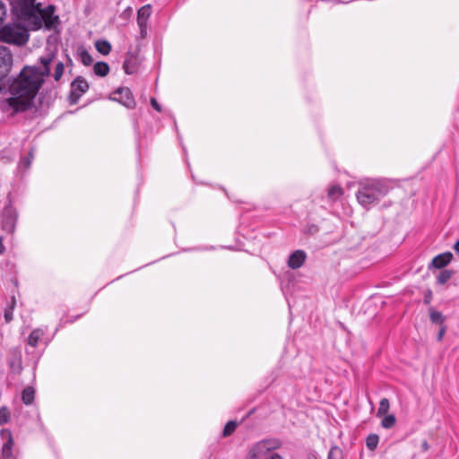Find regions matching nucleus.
Listing matches in <instances>:
<instances>
[{
	"instance_id": "nucleus-37",
	"label": "nucleus",
	"mask_w": 459,
	"mask_h": 459,
	"mask_svg": "<svg viewBox=\"0 0 459 459\" xmlns=\"http://www.w3.org/2000/svg\"><path fill=\"white\" fill-rule=\"evenodd\" d=\"M446 331V325H442L439 329V332L437 333V341H441L443 339V336H444Z\"/></svg>"
},
{
	"instance_id": "nucleus-39",
	"label": "nucleus",
	"mask_w": 459,
	"mask_h": 459,
	"mask_svg": "<svg viewBox=\"0 0 459 459\" xmlns=\"http://www.w3.org/2000/svg\"><path fill=\"white\" fill-rule=\"evenodd\" d=\"M81 317V315H77L75 316H70V317H67L65 321H64V324H72L74 322H75L77 319H79Z\"/></svg>"
},
{
	"instance_id": "nucleus-21",
	"label": "nucleus",
	"mask_w": 459,
	"mask_h": 459,
	"mask_svg": "<svg viewBox=\"0 0 459 459\" xmlns=\"http://www.w3.org/2000/svg\"><path fill=\"white\" fill-rule=\"evenodd\" d=\"M94 74L98 76H106L109 73V65L106 62H97L93 66Z\"/></svg>"
},
{
	"instance_id": "nucleus-33",
	"label": "nucleus",
	"mask_w": 459,
	"mask_h": 459,
	"mask_svg": "<svg viewBox=\"0 0 459 459\" xmlns=\"http://www.w3.org/2000/svg\"><path fill=\"white\" fill-rule=\"evenodd\" d=\"M7 8L5 4L0 0V25L3 23L4 20L6 17Z\"/></svg>"
},
{
	"instance_id": "nucleus-8",
	"label": "nucleus",
	"mask_w": 459,
	"mask_h": 459,
	"mask_svg": "<svg viewBox=\"0 0 459 459\" xmlns=\"http://www.w3.org/2000/svg\"><path fill=\"white\" fill-rule=\"evenodd\" d=\"M113 95V100L120 102L127 108H134L135 107V100L129 88H118L114 91Z\"/></svg>"
},
{
	"instance_id": "nucleus-38",
	"label": "nucleus",
	"mask_w": 459,
	"mask_h": 459,
	"mask_svg": "<svg viewBox=\"0 0 459 459\" xmlns=\"http://www.w3.org/2000/svg\"><path fill=\"white\" fill-rule=\"evenodd\" d=\"M55 7L53 5H48L46 9H42V13L44 14H54Z\"/></svg>"
},
{
	"instance_id": "nucleus-1",
	"label": "nucleus",
	"mask_w": 459,
	"mask_h": 459,
	"mask_svg": "<svg viewBox=\"0 0 459 459\" xmlns=\"http://www.w3.org/2000/svg\"><path fill=\"white\" fill-rule=\"evenodd\" d=\"M51 56H41V66L26 65L14 78L9 86L13 97L9 104L16 111H24L30 108L32 100L45 82V77L50 74Z\"/></svg>"
},
{
	"instance_id": "nucleus-35",
	"label": "nucleus",
	"mask_w": 459,
	"mask_h": 459,
	"mask_svg": "<svg viewBox=\"0 0 459 459\" xmlns=\"http://www.w3.org/2000/svg\"><path fill=\"white\" fill-rule=\"evenodd\" d=\"M26 353L28 355H32V358L35 359V362H34L35 365L38 363V361H39V358L41 356V353L34 354V352L32 351H30L29 349V347L26 348Z\"/></svg>"
},
{
	"instance_id": "nucleus-12",
	"label": "nucleus",
	"mask_w": 459,
	"mask_h": 459,
	"mask_svg": "<svg viewBox=\"0 0 459 459\" xmlns=\"http://www.w3.org/2000/svg\"><path fill=\"white\" fill-rule=\"evenodd\" d=\"M269 454L271 453L269 452L267 444L264 440H261L254 444L249 448L247 453V459L265 458Z\"/></svg>"
},
{
	"instance_id": "nucleus-27",
	"label": "nucleus",
	"mask_w": 459,
	"mask_h": 459,
	"mask_svg": "<svg viewBox=\"0 0 459 459\" xmlns=\"http://www.w3.org/2000/svg\"><path fill=\"white\" fill-rule=\"evenodd\" d=\"M327 459H343V452L338 446H333L328 453Z\"/></svg>"
},
{
	"instance_id": "nucleus-40",
	"label": "nucleus",
	"mask_w": 459,
	"mask_h": 459,
	"mask_svg": "<svg viewBox=\"0 0 459 459\" xmlns=\"http://www.w3.org/2000/svg\"><path fill=\"white\" fill-rule=\"evenodd\" d=\"M264 459H283V457L278 453H271Z\"/></svg>"
},
{
	"instance_id": "nucleus-41",
	"label": "nucleus",
	"mask_w": 459,
	"mask_h": 459,
	"mask_svg": "<svg viewBox=\"0 0 459 459\" xmlns=\"http://www.w3.org/2000/svg\"><path fill=\"white\" fill-rule=\"evenodd\" d=\"M307 232H308L309 234H311V235H314V234L317 233V232H318V228H317V226H316V225H311V226L308 228V230H307Z\"/></svg>"
},
{
	"instance_id": "nucleus-26",
	"label": "nucleus",
	"mask_w": 459,
	"mask_h": 459,
	"mask_svg": "<svg viewBox=\"0 0 459 459\" xmlns=\"http://www.w3.org/2000/svg\"><path fill=\"white\" fill-rule=\"evenodd\" d=\"M237 426L238 423L235 420L228 421L222 430V437H230L236 430Z\"/></svg>"
},
{
	"instance_id": "nucleus-29",
	"label": "nucleus",
	"mask_w": 459,
	"mask_h": 459,
	"mask_svg": "<svg viewBox=\"0 0 459 459\" xmlns=\"http://www.w3.org/2000/svg\"><path fill=\"white\" fill-rule=\"evenodd\" d=\"M11 420V411L6 406L0 408V425H4L9 422Z\"/></svg>"
},
{
	"instance_id": "nucleus-24",
	"label": "nucleus",
	"mask_w": 459,
	"mask_h": 459,
	"mask_svg": "<svg viewBox=\"0 0 459 459\" xmlns=\"http://www.w3.org/2000/svg\"><path fill=\"white\" fill-rule=\"evenodd\" d=\"M379 442V437L377 434H369L366 438V446L370 451H374Z\"/></svg>"
},
{
	"instance_id": "nucleus-11",
	"label": "nucleus",
	"mask_w": 459,
	"mask_h": 459,
	"mask_svg": "<svg viewBox=\"0 0 459 459\" xmlns=\"http://www.w3.org/2000/svg\"><path fill=\"white\" fill-rule=\"evenodd\" d=\"M35 149L30 147L28 151L22 149L21 151V158L17 166V170L20 173H25L30 169L31 162L34 159Z\"/></svg>"
},
{
	"instance_id": "nucleus-6",
	"label": "nucleus",
	"mask_w": 459,
	"mask_h": 459,
	"mask_svg": "<svg viewBox=\"0 0 459 459\" xmlns=\"http://www.w3.org/2000/svg\"><path fill=\"white\" fill-rule=\"evenodd\" d=\"M89 90V83L82 76H77L71 82L69 94L70 104H76L81 97Z\"/></svg>"
},
{
	"instance_id": "nucleus-36",
	"label": "nucleus",
	"mask_w": 459,
	"mask_h": 459,
	"mask_svg": "<svg viewBox=\"0 0 459 459\" xmlns=\"http://www.w3.org/2000/svg\"><path fill=\"white\" fill-rule=\"evenodd\" d=\"M151 105L152 107L157 110L158 112H160L161 111V107L160 105L158 103L157 100L155 98H152L151 99Z\"/></svg>"
},
{
	"instance_id": "nucleus-22",
	"label": "nucleus",
	"mask_w": 459,
	"mask_h": 459,
	"mask_svg": "<svg viewBox=\"0 0 459 459\" xmlns=\"http://www.w3.org/2000/svg\"><path fill=\"white\" fill-rule=\"evenodd\" d=\"M429 318L431 323L436 325H444L445 322V316L442 315L441 312L434 309L433 307L429 308Z\"/></svg>"
},
{
	"instance_id": "nucleus-7",
	"label": "nucleus",
	"mask_w": 459,
	"mask_h": 459,
	"mask_svg": "<svg viewBox=\"0 0 459 459\" xmlns=\"http://www.w3.org/2000/svg\"><path fill=\"white\" fill-rule=\"evenodd\" d=\"M13 65V54L11 50L0 45V82L10 73Z\"/></svg>"
},
{
	"instance_id": "nucleus-20",
	"label": "nucleus",
	"mask_w": 459,
	"mask_h": 459,
	"mask_svg": "<svg viewBox=\"0 0 459 459\" xmlns=\"http://www.w3.org/2000/svg\"><path fill=\"white\" fill-rule=\"evenodd\" d=\"M97 51L101 55L107 56L111 51V44L106 39H98L94 44Z\"/></svg>"
},
{
	"instance_id": "nucleus-42",
	"label": "nucleus",
	"mask_w": 459,
	"mask_h": 459,
	"mask_svg": "<svg viewBox=\"0 0 459 459\" xmlns=\"http://www.w3.org/2000/svg\"><path fill=\"white\" fill-rule=\"evenodd\" d=\"M6 248L3 243V237H0V255H4Z\"/></svg>"
},
{
	"instance_id": "nucleus-2",
	"label": "nucleus",
	"mask_w": 459,
	"mask_h": 459,
	"mask_svg": "<svg viewBox=\"0 0 459 459\" xmlns=\"http://www.w3.org/2000/svg\"><path fill=\"white\" fill-rule=\"evenodd\" d=\"M36 0H14L12 2L13 13L22 20L28 22L32 30H39L44 23L47 29L54 28L59 21L58 16L44 14L40 4H35Z\"/></svg>"
},
{
	"instance_id": "nucleus-46",
	"label": "nucleus",
	"mask_w": 459,
	"mask_h": 459,
	"mask_svg": "<svg viewBox=\"0 0 459 459\" xmlns=\"http://www.w3.org/2000/svg\"><path fill=\"white\" fill-rule=\"evenodd\" d=\"M422 447H423V449H424L425 451H426V450H428V448H429V445H428L427 441H424V442H423V444H422Z\"/></svg>"
},
{
	"instance_id": "nucleus-23",
	"label": "nucleus",
	"mask_w": 459,
	"mask_h": 459,
	"mask_svg": "<svg viewBox=\"0 0 459 459\" xmlns=\"http://www.w3.org/2000/svg\"><path fill=\"white\" fill-rule=\"evenodd\" d=\"M453 274V270L445 269L441 271L437 276V283L439 285L446 283L452 278Z\"/></svg>"
},
{
	"instance_id": "nucleus-45",
	"label": "nucleus",
	"mask_w": 459,
	"mask_h": 459,
	"mask_svg": "<svg viewBox=\"0 0 459 459\" xmlns=\"http://www.w3.org/2000/svg\"><path fill=\"white\" fill-rule=\"evenodd\" d=\"M139 28H140L142 36H144V34H146L147 25H145L144 27H139Z\"/></svg>"
},
{
	"instance_id": "nucleus-31",
	"label": "nucleus",
	"mask_w": 459,
	"mask_h": 459,
	"mask_svg": "<svg viewBox=\"0 0 459 459\" xmlns=\"http://www.w3.org/2000/svg\"><path fill=\"white\" fill-rule=\"evenodd\" d=\"M264 441L267 444L270 453H273V450L281 446V441L277 438L264 439Z\"/></svg>"
},
{
	"instance_id": "nucleus-47",
	"label": "nucleus",
	"mask_w": 459,
	"mask_h": 459,
	"mask_svg": "<svg viewBox=\"0 0 459 459\" xmlns=\"http://www.w3.org/2000/svg\"><path fill=\"white\" fill-rule=\"evenodd\" d=\"M425 303H429L430 302V296L429 297H425V299H424Z\"/></svg>"
},
{
	"instance_id": "nucleus-5",
	"label": "nucleus",
	"mask_w": 459,
	"mask_h": 459,
	"mask_svg": "<svg viewBox=\"0 0 459 459\" xmlns=\"http://www.w3.org/2000/svg\"><path fill=\"white\" fill-rule=\"evenodd\" d=\"M13 203L12 194L9 193L6 196V204L0 213L1 230L9 235L14 234L18 221V212Z\"/></svg>"
},
{
	"instance_id": "nucleus-44",
	"label": "nucleus",
	"mask_w": 459,
	"mask_h": 459,
	"mask_svg": "<svg viewBox=\"0 0 459 459\" xmlns=\"http://www.w3.org/2000/svg\"><path fill=\"white\" fill-rule=\"evenodd\" d=\"M453 248L459 255V239L455 243Z\"/></svg>"
},
{
	"instance_id": "nucleus-18",
	"label": "nucleus",
	"mask_w": 459,
	"mask_h": 459,
	"mask_svg": "<svg viewBox=\"0 0 459 459\" xmlns=\"http://www.w3.org/2000/svg\"><path fill=\"white\" fill-rule=\"evenodd\" d=\"M343 195L342 188L338 185L331 186L327 191V198L331 202L338 201Z\"/></svg>"
},
{
	"instance_id": "nucleus-28",
	"label": "nucleus",
	"mask_w": 459,
	"mask_h": 459,
	"mask_svg": "<svg viewBox=\"0 0 459 459\" xmlns=\"http://www.w3.org/2000/svg\"><path fill=\"white\" fill-rule=\"evenodd\" d=\"M79 56L81 57L82 63L84 65L88 66L92 64L93 59H92L91 56L90 55V53L86 49H84V48L79 49Z\"/></svg>"
},
{
	"instance_id": "nucleus-15",
	"label": "nucleus",
	"mask_w": 459,
	"mask_h": 459,
	"mask_svg": "<svg viewBox=\"0 0 459 459\" xmlns=\"http://www.w3.org/2000/svg\"><path fill=\"white\" fill-rule=\"evenodd\" d=\"M306 259L307 254L305 251L299 249L296 250L290 255L288 259V266L293 270L299 269L304 264Z\"/></svg>"
},
{
	"instance_id": "nucleus-10",
	"label": "nucleus",
	"mask_w": 459,
	"mask_h": 459,
	"mask_svg": "<svg viewBox=\"0 0 459 459\" xmlns=\"http://www.w3.org/2000/svg\"><path fill=\"white\" fill-rule=\"evenodd\" d=\"M46 335V329L43 328H36L31 331L27 339V345L30 348L38 347L39 342H43L45 346L48 345L51 342V338H48Z\"/></svg>"
},
{
	"instance_id": "nucleus-14",
	"label": "nucleus",
	"mask_w": 459,
	"mask_h": 459,
	"mask_svg": "<svg viewBox=\"0 0 459 459\" xmlns=\"http://www.w3.org/2000/svg\"><path fill=\"white\" fill-rule=\"evenodd\" d=\"M453 254L449 251L436 255L429 265V269H443L453 260Z\"/></svg>"
},
{
	"instance_id": "nucleus-30",
	"label": "nucleus",
	"mask_w": 459,
	"mask_h": 459,
	"mask_svg": "<svg viewBox=\"0 0 459 459\" xmlns=\"http://www.w3.org/2000/svg\"><path fill=\"white\" fill-rule=\"evenodd\" d=\"M395 422H396V419H395L394 415H393V414L386 415L385 414L384 419L382 420L381 426L384 429H391L394 426Z\"/></svg>"
},
{
	"instance_id": "nucleus-32",
	"label": "nucleus",
	"mask_w": 459,
	"mask_h": 459,
	"mask_svg": "<svg viewBox=\"0 0 459 459\" xmlns=\"http://www.w3.org/2000/svg\"><path fill=\"white\" fill-rule=\"evenodd\" d=\"M64 69H65V66H64V64L62 62H58L56 65L55 73H54V79L56 81L60 80V78L62 77V75L64 74Z\"/></svg>"
},
{
	"instance_id": "nucleus-25",
	"label": "nucleus",
	"mask_w": 459,
	"mask_h": 459,
	"mask_svg": "<svg viewBox=\"0 0 459 459\" xmlns=\"http://www.w3.org/2000/svg\"><path fill=\"white\" fill-rule=\"evenodd\" d=\"M389 408H390L389 400L387 398H382L379 402L377 416L381 417V416L387 414Z\"/></svg>"
},
{
	"instance_id": "nucleus-9",
	"label": "nucleus",
	"mask_w": 459,
	"mask_h": 459,
	"mask_svg": "<svg viewBox=\"0 0 459 459\" xmlns=\"http://www.w3.org/2000/svg\"><path fill=\"white\" fill-rule=\"evenodd\" d=\"M0 436L3 439L5 440L2 447L1 459H15V456L13 453V438L11 430L6 429H2Z\"/></svg>"
},
{
	"instance_id": "nucleus-16",
	"label": "nucleus",
	"mask_w": 459,
	"mask_h": 459,
	"mask_svg": "<svg viewBox=\"0 0 459 459\" xmlns=\"http://www.w3.org/2000/svg\"><path fill=\"white\" fill-rule=\"evenodd\" d=\"M139 65L140 61L137 55L134 53L128 52L126 55V58L123 64L125 73L127 74H133L136 73Z\"/></svg>"
},
{
	"instance_id": "nucleus-19",
	"label": "nucleus",
	"mask_w": 459,
	"mask_h": 459,
	"mask_svg": "<svg viewBox=\"0 0 459 459\" xmlns=\"http://www.w3.org/2000/svg\"><path fill=\"white\" fill-rule=\"evenodd\" d=\"M35 389L31 386L25 387L22 392V401L26 405H30L34 402Z\"/></svg>"
},
{
	"instance_id": "nucleus-3",
	"label": "nucleus",
	"mask_w": 459,
	"mask_h": 459,
	"mask_svg": "<svg viewBox=\"0 0 459 459\" xmlns=\"http://www.w3.org/2000/svg\"><path fill=\"white\" fill-rule=\"evenodd\" d=\"M394 186L395 181L390 178H367L359 183L357 200L363 208L369 210L386 196Z\"/></svg>"
},
{
	"instance_id": "nucleus-4",
	"label": "nucleus",
	"mask_w": 459,
	"mask_h": 459,
	"mask_svg": "<svg viewBox=\"0 0 459 459\" xmlns=\"http://www.w3.org/2000/svg\"><path fill=\"white\" fill-rule=\"evenodd\" d=\"M28 30L18 24H6L0 29V41L17 47L24 46L29 40Z\"/></svg>"
},
{
	"instance_id": "nucleus-17",
	"label": "nucleus",
	"mask_w": 459,
	"mask_h": 459,
	"mask_svg": "<svg viewBox=\"0 0 459 459\" xmlns=\"http://www.w3.org/2000/svg\"><path fill=\"white\" fill-rule=\"evenodd\" d=\"M151 16V6L144 5L138 10L137 13V23L139 27H144L147 25L149 17Z\"/></svg>"
},
{
	"instance_id": "nucleus-13",
	"label": "nucleus",
	"mask_w": 459,
	"mask_h": 459,
	"mask_svg": "<svg viewBox=\"0 0 459 459\" xmlns=\"http://www.w3.org/2000/svg\"><path fill=\"white\" fill-rule=\"evenodd\" d=\"M8 364L11 370L15 374H20L22 370V351L15 347L10 350V358Z\"/></svg>"
},
{
	"instance_id": "nucleus-43",
	"label": "nucleus",
	"mask_w": 459,
	"mask_h": 459,
	"mask_svg": "<svg viewBox=\"0 0 459 459\" xmlns=\"http://www.w3.org/2000/svg\"><path fill=\"white\" fill-rule=\"evenodd\" d=\"M209 248L207 247H192V248H189V249H186V251H204V250H208Z\"/></svg>"
},
{
	"instance_id": "nucleus-34",
	"label": "nucleus",
	"mask_w": 459,
	"mask_h": 459,
	"mask_svg": "<svg viewBox=\"0 0 459 459\" xmlns=\"http://www.w3.org/2000/svg\"><path fill=\"white\" fill-rule=\"evenodd\" d=\"M13 306L4 310V320L6 323H9L13 320Z\"/></svg>"
}]
</instances>
